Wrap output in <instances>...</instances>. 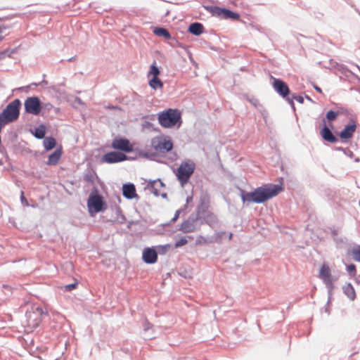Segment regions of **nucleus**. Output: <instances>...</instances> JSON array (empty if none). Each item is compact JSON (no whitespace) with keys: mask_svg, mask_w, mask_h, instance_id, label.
<instances>
[{"mask_svg":"<svg viewBox=\"0 0 360 360\" xmlns=\"http://www.w3.org/2000/svg\"><path fill=\"white\" fill-rule=\"evenodd\" d=\"M281 191L282 187L279 185L259 186L252 192H246L242 190L240 191V196L243 203L255 202L259 204L277 195Z\"/></svg>","mask_w":360,"mask_h":360,"instance_id":"obj_1","label":"nucleus"},{"mask_svg":"<svg viewBox=\"0 0 360 360\" xmlns=\"http://www.w3.org/2000/svg\"><path fill=\"white\" fill-rule=\"evenodd\" d=\"M21 101L16 98L9 103L5 109L0 113V124H7L15 121L20 115Z\"/></svg>","mask_w":360,"mask_h":360,"instance_id":"obj_2","label":"nucleus"},{"mask_svg":"<svg viewBox=\"0 0 360 360\" xmlns=\"http://www.w3.org/2000/svg\"><path fill=\"white\" fill-rule=\"evenodd\" d=\"M158 121L160 124L165 128H171L177 123L180 126L181 123V113L176 109L169 108L160 113Z\"/></svg>","mask_w":360,"mask_h":360,"instance_id":"obj_3","label":"nucleus"},{"mask_svg":"<svg viewBox=\"0 0 360 360\" xmlns=\"http://www.w3.org/2000/svg\"><path fill=\"white\" fill-rule=\"evenodd\" d=\"M195 169V164L192 161L183 162L176 170V177L181 184H187Z\"/></svg>","mask_w":360,"mask_h":360,"instance_id":"obj_4","label":"nucleus"},{"mask_svg":"<svg viewBox=\"0 0 360 360\" xmlns=\"http://www.w3.org/2000/svg\"><path fill=\"white\" fill-rule=\"evenodd\" d=\"M87 207L89 212L92 214L93 213H98L104 211L107 208L105 202L103 198L98 194L96 191L91 193L87 201Z\"/></svg>","mask_w":360,"mask_h":360,"instance_id":"obj_5","label":"nucleus"},{"mask_svg":"<svg viewBox=\"0 0 360 360\" xmlns=\"http://www.w3.org/2000/svg\"><path fill=\"white\" fill-rule=\"evenodd\" d=\"M199 210L200 208L198 207L195 214H191L186 220H184L181 224L179 228V231L187 233L194 232L200 228V224L199 220L200 219V214Z\"/></svg>","mask_w":360,"mask_h":360,"instance_id":"obj_6","label":"nucleus"},{"mask_svg":"<svg viewBox=\"0 0 360 360\" xmlns=\"http://www.w3.org/2000/svg\"><path fill=\"white\" fill-rule=\"evenodd\" d=\"M151 146L156 152L165 153L172 149L173 143L170 140L157 136L152 139Z\"/></svg>","mask_w":360,"mask_h":360,"instance_id":"obj_7","label":"nucleus"},{"mask_svg":"<svg viewBox=\"0 0 360 360\" xmlns=\"http://www.w3.org/2000/svg\"><path fill=\"white\" fill-rule=\"evenodd\" d=\"M319 277L322 279L323 282L326 285L328 289V301H330L332 292L334 288L333 281L330 274V269L328 266L323 264L319 271Z\"/></svg>","mask_w":360,"mask_h":360,"instance_id":"obj_8","label":"nucleus"},{"mask_svg":"<svg viewBox=\"0 0 360 360\" xmlns=\"http://www.w3.org/2000/svg\"><path fill=\"white\" fill-rule=\"evenodd\" d=\"M25 112L34 115H39L42 110L40 99L37 96L28 97L24 103Z\"/></svg>","mask_w":360,"mask_h":360,"instance_id":"obj_9","label":"nucleus"},{"mask_svg":"<svg viewBox=\"0 0 360 360\" xmlns=\"http://www.w3.org/2000/svg\"><path fill=\"white\" fill-rule=\"evenodd\" d=\"M270 79L274 91L282 98H285L289 96L290 89L285 82L273 76L270 77Z\"/></svg>","mask_w":360,"mask_h":360,"instance_id":"obj_10","label":"nucleus"},{"mask_svg":"<svg viewBox=\"0 0 360 360\" xmlns=\"http://www.w3.org/2000/svg\"><path fill=\"white\" fill-rule=\"evenodd\" d=\"M127 156L121 152L112 151L103 155L101 159V162L113 164L127 160Z\"/></svg>","mask_w":360,"mask_h":360,"instance_id":"obj_11","label":"nucleus"},{"mask_svg":"<svg viewBox=\"0 0 360 360\" xmlns=\"http://www.w3.org/2000/svg\"><path fill=\"white\" fill-rule=\"evenodd\" d=\"M214 15L223 19H231L237 20L240 19V15L226 8L215 6L212 9Z\"/></svg>","mask_w":360,"mask_h":360,"instance_id":"obj_12","label":"nucleus"},{"mask_svg":"<svg viewBox=\"0 0 360 360\" xmlns=\"http://www.w3.org/2000/svg\"><path fill=\"white\" fill-rule=\"evenodd\" d=\"M112 147L114 149L130 153L133 150V146L130 141L124 138H116L112 142Z\"/></svg>","mask_w":360,"mask_h":360,"instance_id":"obj_13","label":"nucleus"},{"mask_svg":"<svg viewBox=\"0 0 360 360\" xmlns=\"http://www.w3.org/2000/svg\"><path fill=\"white\" fill-rule=\"evenodd\" d=\"M143 260L145 263L152 264L157 262L158 253L153 248H146L143 251Z\"/></svg>","mask_w":360,"mask_h":360,"instance_id":"obj_14","label":"nucleus"},{"mask_svg":"<svg viewBox=\"0 0 360 360\" xmlns=\"http://www.w3.org/2000/svg\"><path fill=\"white\" fill-rule=\"evenodd\" d=\"M356 129V124L354 120H351L350 123L345 127L340 132L339 136L342 139H350Z\"/></svg>","mask_w":360,"mask_h":360,"instance_id":"obj_15","label":"nucleus"},{"mask_svg":"<svg viewBox=\"0 0 360 360\" xmlns=\"http://www.w3.org/2000/svg\"><path fill=\"white\" fill-rule=\"evenodd\" d=\"M320 134L322 139L327 142L335 143L338 141V138L333 134L328 126L326 124H324L320 131Z\"/></svg>","mask_w":360,"mask_h":360,"instance_id":"obj_16","label":"nucleus"},{"mask_svg":"<svg viewBox=\"0 0 360 360\" xmlns=\"http://www.w3.org/2000/svg\"><path fill=\"white\" fill-rule=\"evenodd\" d=\"M122 194L124 198L129 200L137 197L135 186L131 183L124 184L122 186Z\"/></svg>","mask_w":360,"mask_h":360,"instance_id":"obj_17","label":"nucleus"},{"mask_svg":"<svg viewBox=\"0 0 360 360\" xmlns=\"http://www.w3.org/2000/svg\"><path fill=\"white\" fill-rule=\"evenodd\" d=\"M164 186H165L164 183L159 179L152 181L148 184V189L155 196H160V188H161Z\"/></svg>","mask_w":360,"mask_h":360,"instance_id":"obj_18","label":"nucleus"},{"mask_svg":"<svg viewBox=\"0 0 360 360\" xmlns=\"http://www.w3.org/2000/svg\"><path fill=\"white\" fill-rule=\"evenodd\" d=\"M63 151L61 147L57 148L52 154L49 156L48 161L46 162V165H56L58 163Z\"/></svg>","mask_w":360,"mask_h":360,"instance_id":"obj_19","label":"nucleus"},{"mask_svg":"<svg viewBox=\"0 0 360 360\" xmlns=\"http://www.w3.org/2000/svg\"><path fill=\"white\" fill-rule=\"evenodd\" d=\"M203 30L204 27L202 24L198 22L191 23L188 29V31L195 36H199L203 32Z\"/></svg>","mask_w":360,"mask_h":360,"instance_id":"obj_20","label":"nucleus"},{"mask_svg":"<svg viewBox=\"0 0 360 360\" xmlns=\"http://www.w3.org/2000/svg\"><path fill=\"white\" fill-rule=\"evenodd\" d=\"M344 294L350 300H354L356 298V292L351 283H347L342 287Z\"/></svg>","mask_w":360,"mask_h":360,"instance_id":"obj_21","label":"nucleus"},{"mask_svg":"<svg viewBox=\"0 0 360 360\" xmlns=\"http://www.w3.org/2000/svg\"><path fill=\"white\" fill-rule=\"evenodd\" d=\"M153 33L158 37H163L166 39H170L172 38V35L164 27H155L153 30Z\"/></svg>","mask_w":360,"mask_h":360,"instance_id":"obj_22","label":"nucleus"},{"mask_svg":"<svg viewBox=\"0 0 360 360\" xmlns=\"http://www.w3.org/2000/svg\"><path fill=\"white\" fill-rule=\"evenodd\" d=\"M347 255L352 256L355 261L360 262V245H356L353 248L349 249Z\"/></svg>","mask_w":360,"mask_h":360,"instance_id":"obj_23","label":"nucleus"},{"mask_svg":"<svg viewBox=\"0 0 360 360\" xmlns=\"http://www.w3.org/2000/svg\"><path fill=\"white\" fill-rule=\"evenodd\" d=\"M43 144L46 150L53 149L56 145V141L53 136H48L44 139Z\"/></svg>","mask_w":360,"mask_h":360,"instance_id":"obj_24","label":"nucleus"},{"mask_svg":"<svg viewBox=\"0 0 360 360\" xmlns=\"http://www.w3.org/2000/svg\"><path fill=\"white\" fill-rule=\"evenodd\" d=\"M46 127L44 124L39 125L38 127L34 129L32 134L38 139H42L45 138Z\"/></svg>","mask_w":360,"mask_h":360,"instance_id":"obj_25","label":"nucleus"},{"mask_svg":"<svg viewBox=\"0 0 360 360\" xmlns=\"http://www.w3.org/2000/svg\"><path fill=\"white\" fill-rule=\"evenodd\" d=\"M149 86L153 89H162L163 87V82L158 78V77H152L149 79Z\"/></svg>","mask_w":360,"mask_h":360,"instance_id":"obj_26","label":"nucleus"},{"mask_svg":"<svg viewBox=\"0 0 360 360\" xmlns=\"http://www.w3.org/2000/svg\"><path fill=\"white\" fill-rule=\"evenodd\" d=\"M160 72V70L157 65V63L155 60L153 61V63L150 66V70L148 72V77H158Z\"/></svg>","mask_w":360,"mask_h":360,"instance_id":"obj_27","label":"nucleus"},{"mask_svg":"<svg viewBox=\"0 0 360 360\" xmlns=\"http://www.w3.org/2000/svg\"><path fill=\"white\" fill-rule=\"evenodd\" d=\"M206 223L213 227L218 223V219L215 215L210 214L207 217Z\"/></svg>","mask_w":360,"mask_h":360,"instance_id":"obj_28","label":"nucleus"},{"mask_svg":"<svg viewBox=\"0 0 360 360\" xmlns=\"http://www.w3.org/2000/svg\"><path fill=\"white\" fill-rule=\"evenodd\" d=\"M15 50H10L6 49L2 51H0V60L6 58V57H11L12 54L15 53Z\"/></svg>","mask_w":360,"mask_h":360,"instance_id":"obj_29","label":"nucleus"},{"mask_svg":"<svg viewBox=\"0 0 360 360\" xmlns=\"http://www.w3.org/2000/svg\"><path fill=\"white\" fill-rule=\"evenodd\" d=\"M338 115V112L333 111V110H329L326 113V118L328 120V121L331 122L336 119V117Z\"/></svg>","mask_w":360,"mask_h":360,"instance_id":"obj_30","label":"nucleus"},{"mask_svg":"<svg viewBox=\"0 0 360 360\" xmlns=\"http://www.w3.org/2000/svg\"><path fill=\"white\" fill-rule=\"evenodd\" d=\"M347 271L350 276H354L356 274V266L354 264H350L347 266Z\"/></svg>","mask_w":360,"mask_h":360,"instance_id":"obj_31","label":"nucleus"},{"mask_svg":"<svg viewBox=\"0 0 360 360\" xmlns=\"http://www.w3.org/2000/svg\"><path fill=\"white\" fill-rule=\"evenodd\" d=\"M188 240L186 238H181L180 240L176 241L174 244L175 248H179L181 247L186 244H187Z\"/></svg>","mask_w":360,"mask_h":360,"instance_id":"obj_32","label":"nucleus"},{"mask_svg":"<svg viewBox=\"0 0 360 360\" xmlns=\"http://www.w3.org/2000/svg\"><path fill=\"white\" fill-rule=\"evenodd\" d=\"M77 286V282H75L74 283L65 285L63 286V289L65 291H72V290L75 289Z\"/></svg>","mask_w":360,"mask_h":360,"instance_id":"obj_33","label":"nucleus"},{"mask_svg":"<svg viewBox=\"0 0 360 360\" xmlns=\"http://www.w3.org/2000/svg\"><path fill=\"white\" fill-rule=\"evenodd\" d=\"M226 234V232L225 231H221V232H218L215 234V236H214V240L216 242H219L221 241V238H222V236Z\"/></svg>","mask_w":360,"mask_h":360,"instance_id":"obj_34","label":"nucleus"},{"mask_svg":"<svg viewBox=\"0 0 360 360\" xmlns=\"http://www.w3.org/2000/svg\"><path fill=\"white\" fill-rule=\"evenodd\" d=\"M181 211H182V209H180V210H178L176 211V212L174 214V216L173 217V218L170 221L171 223H174V222H175L178 219V218L179 217V214L181 212Z\"/></svg>","mask_w":360,"mask_h":360,"instance_id":"obj_35","label":"nucleus"},{"mask_svg":"<svg viewBox=\"0 0 360 360\" xmlns=\"http://www.w3.org/2000/svg\"><path fill=\"white\" fill-rule=\"evenodd\" d=\"M20 201L24 206H29V203L24 195V193L22 191L20 195Z\"/></svg>","mask_w":360,"mask_h":360,"instance_id":"obj_36","label":"nucleus"},{"mask_svg":"<svg viewBox=\"0 0 360 360\" xmlns=\"http://www.w3.org/2000/svg\"><path fill=\"white\" fill-rule=\"evenodd\" d=\"M41 106L42 109L47 111L51 110L53 107V105L50 103H44L43 105H41Z\"/></svg>","mask_w":360,"mask_h":360,"instance_id":"obj_37","label":"nucleus"},{"mask_svg":"<svg viewBox=\"0 0 360 360\" xmlns=\"http://www.w3.org/2000/svg\"><path fill=\"white\" fill-rule=\"evenodd\" d=\"M344 153L345 155H347V156H348V157H349V158H353V156H354V153H353V152H352L350 149H349V148H346V150H344V153Z\"/></svg>","mask_w":360,"mask_h":360,"instance_id":"obj_38","label":"nucleus"},{"mask_svg":"<svg viewBox=\"0 0 360 360\" xmlns=\"http://www.w3.org/2000/svg\"><path fill=\"white\" fill-rule=\"evenodd\" d=\"M293 99H295L300 103H304V98L302 96H292Z\"/></svg>","mask_w":360,"mask_h":360,"instance_id":"obj_39","label":"nucleus"},{"mask_svg":"<svg viewBox=\"0 0 360 360\" xmlns=\"http://www.w3.org/2000/svg\"><path fill=\"white\" fill-rule=\"evenodd\" d=\"M286 101L289 103V104L290 105V106L295 109V106H294V102H293V98L292 97V98H289L288 96L287 98H285Z\"/></svg>","mask_w":360,"mask_h":360,"instance_id":"obj_40","label":"nucleus"},{"mask_svg":"<svg viewBox=\"0 0 360 360\" xmlns=\"http://www.w3.org/2000/svg\"><path fill=\"white\" fill-rule=\"evenodd\" d=\"M150 326H151V324L150 323H148V322L144 324V330H147L150 329Z\"/></svg>","mask_w":360,"mask_h":360,"instance_id":"obj_41","label":"nucleus"},{"mask_svg":"<svg viewBox=\"0 0 360 360\" xmlns=\"http://www.w3.org/2000/svg\"><path fill=\"white\" fill-rule=\"evenodd\" d=\"M75 102L77 103L79 105H82L83 104L82 101L79 97H76L75 98Z\"/></svg>","mask_w":360,"mask_h":360,"instance_id":"obj_42","label":"nucleus"},{"mask_svg":"<svg viewBox=\"0 0 360 360\" xmlns=\"http://www.w3.org/2000/svg\"><path fill=\"white\" fill-rule=\"evenodd\" d=\"M335 150H340V151H342L344 153V150H346V148H342V147H336Z\"/></svg>","mask_w":360,"mask_h":360,"instance_id":"obj_43","label":"nucleus"},{"mask_svg":"<svg viewBox=\"0 0 360 360\" xmlns=\"http://www.w3.org/2000/svg\"><path fill=\"white\" fill-rule=\"evenodd\" d=\"M314 89L319 93L322 92L321 89L317 86H314Z\"/></svg>","mask_w":360,"mask_h":360,"instance_id":"obj_44","label":"nucleus"},{"mask_svg":"<svg viewBox=\"0 0 360 360\" xmlns=\"http://www.w3.org/2000/svg\"><path fill=\"white\" fill-rule=\"evenodd\" d=\"M160 195H161L162 198H166V197H167V193H161V192H160Z\"/></svg>","mask_w":360,"mask_h":360,"instance_id":"obj_45","label":"nucleus"},{"mask_svg":"<svg viewBox=\"0 0 360 360\" xmlns=\"http://www.w3.org/2000/svg\"><path fill=\"white\" fill-rule=\"evenodd\" d=\"M250 102H251L254 105H255V106H256L257 103V100H255V101H250Z\"/></svg>","mask_w":360,"mask_h":360,"instance_id":"obj_46","label":"nucleus"},{"mask_svg":"<svg viewBox=\"0 0 360 360\" xmlns=\"http://www.w3.org/2000/svg\"><path fill=\"white\" fill-rule=\"evenodd\" d=\"M108 108H110V109H115V108H118V107L114 106V105H110V106H108Z\"/></svg>","mask_w":360,"mask_h":360,"instance_id":"obj_47","label":"nucleus"},{"mask_svg":"<svg viewBox=\"0 0 360 360\" xmlns=\"http://www.w3.org/2000/svg\"><path fill=\"white\" fill-rule=\"evenodd\" d=\"M232 238H233V233H229V240H231Z\"/></svg>","mask_w":360,"mask_h":360,"instance_id":"obj_48","label":"nucleus"},{"mask_svg":"<svg viewBox=\"0 0 360 360\" xmlns=\"http://www.w3.org/2000/svg\"><path fill=\"white\" fill-rule=\"evenodd\" d=\"M332 234H333V236L337 235V231H336V230H333V231H332Z\"/></svg>","mask_w":360,"mask_h":360,"instance_id":"obj_49","label":"nucleus"},{"mask_svg":"<svg viewBox=\"0 0 360 360\" xmlns=\"http://www.w3.org/2000/svg\"><path fill=\"white\" fill-rule=\"evenodd\" d=\"M356 282L358 283H360V275L359 276V277L356 278Z\"/></svg>","mask_w":360,"mask_h":360,"instance_id":"obj_50","label":"nucleus"},{"mask_svg":"<svg viewBox=\"0 0 360 360\" xmlns=\"http://www.w3.org/2000/svg\"><path fill=\"white\" fill-rule=\"evenodd\" d=\"M75 59V57L70 58L68 60L72 61Z\"/></svg>","mask_w":360,"mask_h":360,"instance_id":"obj_51","label":"nucleus"},{"mask_svg":"<svg viewBox=\"0 0 360 360\" xmlns=\"http://www.w3.org/2000/svg\"><path fill=\"white\" fill-rule=\"evenodd\" d=\"M306 98L308 99L309 101H311V98L309 96H306Z\"/></svg>","mask_w":360,"mask_h":360,"instance_id":"obj_52","label":"nucleus"},{"mask_svg":"<svg viewBox=\"0 0 360 360\" xmlns=\"http://www.w3.org/2000/svg\"><path fill=\"white\" fill-rule=\"evenodd\" d=\"M359 158H357L355 159V162H359Z\"/></svg>","mask_w":360,"mask_h":360,"instance_id":"obj_53","label":"nucleus"},{"mask_svg":"<svg viewBox=\"0 0 360 360\" xmlns=\"http://www.w3.org/2000/svg\"><path fill=\"white\" fill-rule=\"evenodd\" d=\"M26 315H27V316H30V315L28 313H26Z\"/></svg>","mask_w":360,"mask_h":360,"instance_id":"obj_54","label":"nucleus"},{"mask_svg":"<svg viewBox=\"0 0 360 360\" xmlns=\"http://www.w3.org/2000/svg\"><path fill=\"white\" fill-rule=\"evenodd\" d=\"M1 31H2V29L0 27V33L1 32Z\"/></svg>","mask_w":360,"mask_h":360,"instance_id":"obj_55","label":"nucleus"}]
</instances>
